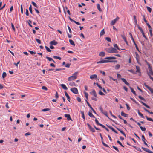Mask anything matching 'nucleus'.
I'll list each match as a JSON object with an SVG mask.
<instances>
[{
  "mask_svg": "<svg viewBox=\"0 0 153 153\" xmlns=\"http://www.w3.org/2000/svg\"><path fill=\"white\" fill-rule=\"evenodd\" d=\"M116 58L115 57H108L105 58V59L101 60L97 62V64H101L108 62H117V61H112V59H115Z\"/></svg>",
  "mask_w": 153,
  "mask_h": 153,
  "instance_id": "obj_1",
  "label": "nucleus"
},
{
  "mask_svg": "<svg viewBox=\"0 0 153 153\" xmlns=\"http://www.w3.org/2000/svg\"><path fill=\"white\" fill-rule=\"evenodd\" d=\"M105 50L108 53H117L118 52L117 49L113 47L106 48Z\"/></svg>",
  "mask_w": 153,
  "mask_h": 153,
  "instance_id": "obj_2",
  "label": "nucleus"
},
{
  "mask_svg": "<svg viewBox=\"0 0 153 153\" xmlns=\"http://www.w3.org/2000/svg\"><path fill=\"white\" fill-rule=\"evenodd\" d=\"M78 73V72H76L73 74L72 76L68 77V80L71 81L76 79L77 77V74Z\"/></svg>",
  "mask_w": 153,
  "mask_h": 153,
  "instance_id": "obj_3",
  "label": "nucleus"
},
{
  "mask_svg": "<svg viewBox=\"0 0 153 153\" xmlns=\"http://www.w3.org/2000/svg\"><path fill=\"white\" fill-rule=\"evenodd\" d=\"M119 19V18L118 16H117V17L112 20L110 23V25H114V24Z\"/></svg>",
  "mask_w": 153,
  "mask_h": 153,
  "instance_id": "obj_4",
  "label": "nucleus"
},
{
  "mask_svg": "<svg viewBox=\"0 0 153 153\" xmlns=\"http://www.w3.org/2000/svg\"><path fill=\"white\" fill-rule=\"evenodd\" d=\"M71 91L74 93L77 94L78 93V91L77 89L76 88H73L71 89Z\"/></svg>",
  "mask_w": 153,
  "mask_h": 153,
  "instance_id": "obj_5",
  "label": "nucleus"
},
{
  "mask_svg": "<svg viewBox=\"0 0 153 153\" xmlns=\"http://www.w3.org/2000/svg\"><path fill=\"white\" fill-rule=\"evenodd\" d=\"M144 85L150 91L151 93H153V89L152 88L146 85V83H144Z\"/></svg>",
  "mask_w": 153,
  "mask_h": 153,
  "instance_id": "obj_6",
  "label": "nucleus"
},
{
  "mask_svg": "<svg viewBox=\"0 0 153 153\" xmlns=\"http://www.w3.org/2000/svg\"><path fill=\"white\" fill-rule=\"evenodd\" d=\"M90 94L94 95L95 97H97L96 92L94 89H93L92 91L90 92Z\"/></svg>",
  "mask_w": 153,
  "mask_h": 153,
  "instance_id": "obj_7",
  "label": "nucleus"
},
{
  "mask_svg": "<svg viewBox=\"0 0 153 153\" xmlns=\"http://www.w3.org/2000/svg\"><path fill=\"white\" fill-rule=\"evenodd\" d=\"M87 125H88L89 129L91 131H92L93 132H95V129L93 128L88 123L87 124Z\"/></svg>",
  "mask_w": 153,
  "mask_h": 153,
  "instance_id": "obj_8",
  "label": "nucleus"
},
{
  "mask_svg": "<svg viewBox=\"0 0 153 153\" xmlns=\"http://www.w3.org/2000/svg\"><path fill=\"white\" fill-rule=\"evenodd\" d=\"M141 148L144 151L149 153H152V151L150 150L149 149L144 148L143 147H142Z\"/></svg>",
  "mask_w": 153,
  "mask_h": 153,
  "instance_id": "obj_9",
  "label": "nucleus"
},
{
  "mask_svg": "<svg viewBox=\"0 0 153 153\" xmlns=\"http://www.w3.org/2000/svg\"><path fill=\"white\" fill-rule=\"evenodd\" d=\"M65 116L67 118V120L68 121L71 120L72 119L71 118L70 115V114H65Z\"/></svg>",
  "mask_w": 153,
  "mask_h": 153,
  "instance_id": "obj_10",
  "label": "nucleus"
},
{
  "mask_svg": "<svg viewBox=\"0 0 153 153\" xmlns=\"http://www.w3.org/2000/svg\"><path fill=\"white\" fill-rule=\"evenodd\" d=\"M121 80L125 84H126L127 86H129V84L128 83L127 81H126V79L124 78H121Z\"/></svg>",
  "mask_w": 153,
  "mask_h": 153,
  "instance_id": "obj_11",
  "label": "nucleus"
},
{
  "mask_svg": "<svg viewBox=\"0 0 153 153\" xmlns=\"http://www.w3.org/2000/svg\"><path fill=\"white\" fill-rule=\"evenodd\" d=\"M97 76L96 74H94L93 75H91L90 76V78L91 79H97Z\"/></svg>",
  "mask_w": 153,
  "mask_h": 153,
  "instance_id": "obj_12",
  "label": "nucleus"
},
{
  "mask_svg": "<svg viewBox=\"0 0 153 153\" xmlns=\"http://www.w3.org/2000/svg\"><path fill=\"white\" fill-rule=\"evenodd\" d=\"M58 44L57 42L55 40H53L50 42V44L51 45H56Z\"/></svg>",
  "mask_w": 153,
  "mask_h": 153,
  "instance_id": "obj_13",
  "label": "nucleus"
},
{
  "mask_svg": "<svg viewBox=\"0 0 153 153\" xmlns=\"http://www.w3.org/2000/svg\"><path fill=\"white\" fill-rule=\"evenodd\" d=\"M65 96H66V97H67L68 100L70 102V96H69V95L67 93L66 91L65 92Z\"/></svg>",
  "mask_w": 153,
  "mask_h": 153,
  "instance_id": "obj_14",
  "label": "nucleus"
},
{
  "mask_svg": "<svg viewBox=\"0 0 153 153\" xmlns=\"http://www.w3.org/2000/svg\"><path fill=\"white\" fill-rule=\"evenodd\" d=\"M142 140L144 142V143L147 146H148L147 144L146 143V142L145 141L146 140L144 136L143 135H142Z\"/></svg>",
  "mask_w": 153,
  "mask_h": 153,
  "instance_id": "obj_15",
  "label": "nucleus"
},
{
  "mask_svg": "<svg viewBox=\"0 0 153 153\" xmlns=\"http://www.w3.org/2000/svg\"><path fill=\"white\" fill-rule=\"evenodd\" d=\"M116 128L123 134V135L125 137H126V136L125 133L123 131H122V130H121V129L117 128Z\"/></svg>",
  "mask_w": 153,
  "mask_h": 153,
  "instance_id": "obj_16",
  "label": "nucleus"
},
{
  "mask_svg": "<svg viewBox=\"0 0 153 153\" xmlns=\"http://www.w3.org/2000/svg\"><path fill=\"white\" fill-rule=\"evenodd\" d=\"M135 54H136V59L137 62H139V55L137 53H136Z\"/></svg>",
  "mask_w": 153,
  "mask_h": 153,
  "instance_id": "obj_17",
  "label": "nucleus"
},
{
  "mask_svg": "<svg viewBox=\"0 0 153 153\" xmlns=\"http://www.w3.org/2000/svg\"><path fill=\"white\" fill-rule=\"evenodd\" d=\"M61 86L62 87V88L64 90H67L68 89V88L66 87V86L64 84H61Z\"/></svg>",
  "mask_w": 153,
  "mask_h": 153,
  "instance_id": "obj_18",
  "label": "nucleus"
},
{
  "mask_svg": "<svg viewBox=\"0 0 153 153\" xmlns=\"http://www.w3.org/2000/svg\"><path fill=\"white\" fill-rule=\"evenodd\" d=\"M99 55L100 56L103 57L105 55V53L103 51L100 52L99 54Z\"/></svg>",
  "mask_w": 153,
  "mask_h": 153,
  "instance_id": "obj_19",
  "label": "nucleus"
},
{
  "mask_svg": "<svg viewBox=\"0 0 153 153\" xmlns=\"http://www.w3.org/2000/svg\"><path fill=\"white\" fill-rule=\"evenodd\" d=\"M46 58L47 59H48L49 61H52L53 62L55 63V61L51 58V57H49L48 56H46Z\"/></svg>",
  "mask_w": 153,
  "mask_h": 153,
  "instance_id": "obj_20",
  "label": "nucleus"
},
{
  "mask_svg": "<svg viewBox=\"0 0 153 153\" xmlns=\"http://www.w3.org/2000/svg\"><path fill=\"white\" fill-rule=\"evenodd\" d=\"M138 113L139 115L142 118H144V117L143 116V115L140 112L139 110H138Z\"/></svg>",
  "mask_w": 153,
  "mask_h": 153,
  "instance_id": "obj_21",
  "label": "nucleus"
},
{
  "mask_svg": "<svg viewBox=\"0 0 153 153\" xmlns=\"http://www.w3.org/2000/svg\"><path fill=\"white\" fill-rule=\"evenodd\" d=\"M149 72L148 73V74L149 75H149H153V72L152 71V69L151 68H150L149 69Z\"/></svg>",
  "mask_w": 153,
  "mask_h": 153,
  "instance_id": "obj_22",
  "label": "nucleus"
},
{
  "mask_svg": "<svg viewBox=\"0 0 153 153\" xmlns=\"http://www.w3.org/2000/svg\"><path fill=\"white\" fill-rule=\"evenodd\" d=\"M69 42L70 44H71L72 45H73L74 46H75V44L73 40L71 39H69Z\"/></svg>",
  "mask_w": 153,
  "mask_h": 153,
  "instance_id": "obj_23",
  "label": "nucleus"
},
{
  "mask_svg": "<svg viewBox=\"0 0 153 153\" xmlns=\"http://www.w3.org/2000/svg\"><path fill=\"white\" fill-rule=\"evenodd\" d=\"M143 108L144 110L145 111L148 112V113H149L150 114H153V112H152V111H150L149 110L147 109L146 108Z\"/></svg>",
  "mask_w": 153,
  "mask_h": 153,
  "instance_id": "obj_24",
  "label": "nucleus"
},
{
  "mask_svg": "<svg viewBox=\"0 0 153 153\" xmlns=\"http://www.w3.org/2000/svg\"><path fill=\"white\" fill-rule=\"evenodd\" d=\"M80 112H81V114H82V118L84 119V120H85V117L84 112L83 111H80Z\"/></svg>",
  "mask_w": 153,
  "mask_h": 153,
  "instance_id": "obj_25",
  "label": "nucleus"
},
{
  "mask_svg": "<svg viewBox=\"0 0 153 153\" xmlns=\"http://www.w3.org/2000/svg\"><path fill=\"white\" fill-rule=\"evenodd\" d=\"M105 31L104 29H103L100 32V36H102L104 34H105Z\"/></svg>",
  "mask_w": 153,
  "mask_h": 153,
  "instance_id": "obj_26",
  "label": "nucleus"
},
{
  "mask_svg": "<svg viewBox=\"0 0 153 153\" xmlns=\"http://www.w3.org/2000/svg\"><path fill=\"white\" fill-rule=\"evenodd\" d=\"M136 72H140V67L138 66H136Z\"/></svg>",
  "mask_w": 153,
  "mask_h": 153,
  "instance_id": "obj_27",
  "label": "nucleus"
},
{
  "mask_svg": "<svg viewBox=\"0 0 153 153\" xmlns=\"http://www.w3.org/2000/svg\"><path fill=\"white\" fill-rule=\"evenodd\" d=\"M97 8L98 9V10L100 12H101L102 11V10H101L100 7V5L99 4H97Z\"/></svg>",
  "mask_w": 153,
  "mask_h": 153,
  "instance_id": "obj_28",
  "label": "nucleus"
},
{
  "mask_svg": "<svg viewBox=\"0 0 153 153\" xmlns=\"http://www.w3.org/2000/svg\"><path fill=\"white\" fill-rule=\"evenodd\" d=\"M131 91L135 95H136V93H135V91L131 87H129Z\"/></svg>",
  "mask_w": 153,
  "mask_h": 153,
  "instance_id": "obj_29",
  "label": "nucleus"
},
{
  "mask_svg": "<svg viewBox=\"0 0 153 153\" xmlns=\"http://www.w3.org/2000/svg\"><path fill=\"white\" fill-rule=\"evenodd\" d=\"M88 115L91 117H95L94 115H93L92 113L90 111L88 113Z\"/></svg>",
  "mask_w": 153,
  "mask_h": 153,
  "instance_id": "obj_30",
  "label": "nucleus"
},
{
  "mask_svg": "<svg viewBox=\"0 0 153 153\" xmlns=\"http://www.w3.org/2000/svg\"><path fill=\"white\" fill-rule=\"evenodd\" d=\"M84 94L85 95V97L87 99V100H88V94L86 92H84Z\"/></svg>",
  "mask_w": 153,
  "mask_h": 153,
  "instance_id": "obj_31",
  "label": "nucleus"
},
{
  "mask_svg": "<svg viewBox=\"0 0 153 153\" xmlns=\"http://www.w3.org/2000/svg\"><path fill=\"white\" fill-rule=\"evenodd\" d=\"M145 117L148 120L153 122V120L152 118H149L146 116H145Z\"/></svg>",
  "mask_w": 153,
  "mask_h": 153,
  "instance_id": "obj_32",
  "label": "nucleus"
},
{
  "mask_svg": "<svg viewBox=\"0 0 153 153\" xmlns=\"http://www.w3.org/2000/svg\"><path fill=\"white\" fill-rule=\"evenodd\" d=\"M121 115L124 117H126L127 116V114L125 113L123 111H122L121 113Z\"/></svg>",
  "mask_w": 153,
  "mask_h": 153,
  "instance_id": "obj_33",
  "label": "nucleus"
},
{
  "mask_svg": "<svg viewBox=\"0 0 153 153\" xmlns=\"http://www.w3.org/2000/svg\"><path fill=\"white\" fill-rule=\"evenodd\" d=\"M69 85H70L71 86H76V84L74 82H70L69 83Z\"/></svg>",
  "mask_w": 153,
  "mask_h": 153,
  "instance_id": "obj_34",
  "label": "nucleus"
},
{
  "mask_svg": "<svg viewBox=\"0 0 153 153\" xmlns=\"http://www.w3.org/2000/svg\"><path fill=\"white\" fill-rule=\"evenodd\" d=\"M140 127L142 131H145L146 130V128L145 127H143L141 126H140Z\"/></svg>",
  "mask_w": 153,
  "mask_h": 153,
  "instance_id": "obj_35",
  "label": "nucleus"
},
{
  "mask_svg": "<svg viewBox=\"0 0 153 153\" xmlns=\"http://www.w3.org/2000/svg\"><path fill=\"white\" fill-rule=\"evenodd\" d=\"M29 11H30V13L31 14H32L33 12H32V6L31 5H30V6L29 7Z\"/></svg>",
  "mask_w": 153,
  "mask_h": 153,
  "instance_id": "obj_36",
  "label": "nucleus"
},
{
  "mask_svg": "<svg viewBox=\"0 0 153 153\" xmlns=\"http://www.w3.org/2000/svg\"><path fill=\"white\" fill-rule=\"evenodd\" d=\"M7 76V74L6 72H3L2 74V77L3 78H4L6 77Z\"/></svg>",
  "mask_w": 153,
  "mask_h": 153,
  "instance_id": "obj_37",
  "label": "nucleus"
},
{
  "mask_svg": "<svg viewBox=\"0 0 153 153\" xmlns=\"http://www.w3.org/2000/svg\"><path fill=\"white\" fill-rule=\"evenodd\" d=\"M45 48L46 49V50L48 52H51V50L47 46H45Z\"/></svg>",
  "mask_w": 153,
  "mask_h": 153,
  "instance_id": "obj_38",
  "label": "nucleus"
},
{
  "mask_svg": "<svg viewBox=\"0 0 153 153\" xmlns=\"http://www.w3.org/2000/svg\"><path fill=\"white\" fill-rule=\"evenodd\" d=\"M120 65L119 64H117L116 65L115 68L116 69H118L120 68Z\"/></svg>",
  "mask_w": 153,
  "mask_h": 153,
  "instance_id": "obj_39",
  "label": "nucleus"
},
{
  "mask_svg": "<svg viewBox=\"0 0 153 153\" xmlns=\"http://www.w3.org/2000/svg\"><path fill=\"white\" fill-rule=\"evenodd\" d=\"M105 39L108 42H111V39L110 38L107 37L105 38Z\"/></svg>",
  "mask_w": 153,
  "mask_h": 153,
  "instance_id": "obj_40",
  "label": "nucleus"
},
{
  "mask_svg": "<svg viewBox=\"0 0 153 153\" xmlns=\"http://www.w3.org/2000/svg\"><path fill=\"white\" fill-rule=\"evenodd\" d=\"M146 8H147V10L150 13L151 12L152 9H151V8L150 7H149L147 6L146 7Z\"/></svg>",
  "mask_w": 153,
  "mask_h": 153,
  "instance_id": "obj_41",
  "label": "nucleus"
},
{
  "mask_svg": "<svg viewBox=\"0 0 153 153\" xmlns=\"http://www.w3.org/2000/svg\"><path fill=\"white\" fill-rule=\"evenodd\" d=\"M102 113L105 116L108 117V113L107 111H103V112Z\"/></svg>",
  "mask_w": 153,
  "mask_h": 153,
  "instance_id": "obj_42",
  "label": "nucleus"
},
{
  "mask_svg": "<svg viewBox=\"0 0 153 153\" xmlns=\"http://www.w3.org/2000/svg\"><path fill=\"white\" fill-rule=\"evenodd\" d=\"M114 47L116 48L118 50H120V49L118 47L117 44H114Z\"/></svg>",
  "mask_w": 153,
  "mask_h": 153,
  "instance_id": "obj_43",
  "label": "nucleus"
},
{
  "mask_svg": "<svg viewBox=\"0 0 153 153\" xmlns=\"http://www.w3.org/2000/svg\"><path fill=\"white\" fill-rule=\"evenodd\" d=\"M53 58H54L56 59H58L60 60H61V58L60 57L56 56H53Z\"/></svg>",
  "mask_w": 153,
  "mask_h": 153,
  "instance_id": "obj_44",
  "label": "nucleus"
},
{
  "mask_svg": "<svg viewBox=\"0 0 153 153\" xmlns=\"http://www.w3.org/2000/svg\"><path fill=\"white\" fill-rule=\"evenodd\" d=\"M35 40L39 44H41V41L40 39H36Z\"/></svg>",
  "mask_w": 153,
  "mask_h": 153,
  "instance_id": "obj_45",
  "label": "nucleus"
},
{
  "mask_svg": "<svg viewBox=\"0 0 153 153\" xmlns=\"http://www.w3.org/2000/svg\"><path fill=\"white\" fill-rule=\"evenodd\" d=\"M117 143H118L119 144H120L121 146L123 147H124V146L121 143L119 140H117Z\"/></svg>",
  "mask_w": 153,
  "mask_h": 153,
  "instance_id": "obj_46",
  "label": "nucleus"
},
{
  "mask_svg": "<svg viewBox=\"0 0 153 153\" xmlns=\"http://www.w3.org/2000/svg\"><path fill=\"white\" fill-rule=\"evenodd\" d=\"M28 23L29 26H30L31 27H33L30 24V23H32L31 21V20H29L28 21Z\"/></svg>",
  "mask_w": 153,
  "mask_h": 153,
  "instance_id": "obj_47",
  "label": "nucleus"
},
{
  "mask_svg": "<svg viewBox=\"0 0 153 153\" xmlns=\"http://www.w3.org/2000/svg\"><path fill=\"white\" fill-rule=\"evenodd\" d=\"M112 147L115 150H116L118 152H119V151L118 149L115 146H112Z\"/></svg>",
  "mask_w": 153,
  "mask_h": 153,
  "instance_id": "obj_48",
  "label": "nucleus"
},
{
  "mask_svg": "<svg viewBox=\"0 0 153 153\" xmlns=\"http://www.w3.org/2000/svg\"><path fill=\"white\" fill-rule=\"evenodd\" d=\"M32 4L35 7H36V8H38V7H37V5H36V4L35 2L32 1Z\"/></svg>",
  "mask_w": 153,
  "mask_h": 153,
  "instance_id": "obj_49",
  "label": "nucleus"
},
{
  "mask_svg": "<svg viewBox=\"0 0 153 153\" xmlns=\"http://www.w3.org/2000/svg\"><path fill=\"white\" fill-rule=\"evenodd\" d=\"M99 94L101 95H104V94L100 90L99 91Z\"/></svg>",
  "mask_w": 153,
  "mask_h": 153,
  "instance_id": "obj_50",
  "label": "nucleus"
},
{
  "mask_svg": "<svg viewBox=\"0 0 153 153\" xmlns=\"http://www.w3.org/2000/svg\"><path fill=\"white\" fill-rule=\"evenodd\" d=\"M108 127L111 129L113 131L114 130V129L111 126H108L107 125Z\"/></svg>",
  "mask_w": 153,
  "mask_h": 153,
  "instance_id": "obj_51",
  "label": "nucleus"
},
{
  "mask_svg": "<svg viewBox=\"0 0 153 153\" xmlns=\"http://www.w3.org/2000/svg\"><path fill=\"white\" fill-rule=\"evenodd\" d=\"M77 101L79 102H81V99L79 97H77Z\"/></svg>",
  "mask_w": 153,
  "mask_h": 153,
  "instance_id": "obj_52",
  "label": "nucleus"
},
{
  "mask_svg": "<svg viewBox=\"0 0 153 153\" xmlns=\"http://www.w3.org/2000/svg\"><path fill=\"white\" fill-rule=\"evenodd\" d=\"M71 64L70 63H68L65 65V67L69 68L70 67V66L71 65Z\"/></svg>",
  "mask_w": 153,
  "mask_h": 153,
  "instance_id": "obj_53",
  "label": "nucleus"
},
{
  "mask_svg": "<svg viewBox=\"0 0 153 153\" xmlns=\"http://www.w3.org/2000/svg\"><path fill=\"white\" fill-rule=\"evenodd\" d=\"M149 31L150 36L151 37H152V29H150L149 30Z\"/></svg>",
  "mask_w": 153,
  "mask_h": 153,
  "instance_id": "obj_54",
  "label": "nucleus"
},
{
  "mask_svg": "<svg viewBox=\"0 0 153 153\" xmlns=\"http://www.w3.org/2000/svg\"><path fill=\"white\" fill-rule=\"evenodd\" d=\"M95 121L97 125H100V124L99 123L98 120L96 118L95 119Z\"/></svg>",
  "mask_w": 153,
  "mask_h": 153,
  "instance_id": "obj_55",
  "label": "nucleus"
},
{
  "mask_svg": "<svg viewBox=\"0 0 153 153\" xmlns=\"http://www.w3.org/2000/svg\"><path fill=\"white\" fill-rule=\"evenodd\" d=\"M66 9L67 10V12L69 15H71V13L69 10L68 9V8L67 7H65Z\"/></svg>",
  "mask_w": 153,
  "mask_h": 153,
  "instance_id": "obj_56",
  "label": "nucleus"
},
{
  "mask_svg": "<svg viewBox=\"0 0 153 153\" xmlns=\"http://www.w3.org/2000/svg\"><path fill=\"white\" fill-rule=\"evenodd\" d=\"M67 27H68V30H69V32L71 34L72 31H71V29L70 27L68 25Z\"/></svg>",
  "mask_w": 153,
  "mask_h": 153,
  "instance_id": "obj_57",
  "label": "nucleus"
},
{
  "mask_svg": "<svg viewBox=\"0 0 153 153\" xmlns=\"http://www.w3.org/2000/svg\"><path fill=\"white\" fill-rule=\"evenodd\" d=\"M96 85H97L98 86V87H99V88L100 89H102V87L98 83H96Z\"/></svg>",
  "mask_w": 153,
  "mask_h": 153,
  "instance_id": "obj_58",
  "label": "nucleus"
},
{
  "mask_svg": "<svg viewBox=\"0 0 153 153\" xmlns=\"http://www.w3.org/2000/svg\"><path fill=\"white\" fill-rule=\"evenodd\" d=\"M50 110V109L49 108H45V109H43L42 110V111H49Z\"/></svg>",
  "mask_w": 153,
  "mask_h": 153,
  "instance_id": "obj_59",
  "label": "nucleus"
},
{
  "mask_svg": "<svg viewBox=\"0 0 153 153\" xmlns=\"http://www.w3.org/2000/svg\"><path fill=\"white\" fill-rule=\"evenodd\" d=\"M29 52L31 54H35L36 53V52H33V51H29Z\"/></svg>",
  "mask_w": 153,
  "mask_h": 153,
  "instance_id": "obj_60",
  "label": "nucleus"
},
{
  "mask_svg": "<svg viewBox=\"0 0 153 153\" xmlns=\"http://www.w3.org/2000/svg\"><path fill=\"white\" fill-rule=\"evenodd\" d=\"M11 26H12V28L13 29V30H14V31H15V29L14 26L13 24V23H11Z\"/></svg>",
  "mask_w": 153,
  "mask_h": 153,
  "instance_id": "obj_61",
  "label": "nucleus"
},
{
  "mask_svg": "<svg viewBox=\"0 0 153 153\" xmlns=\"http://www.w3.org/2000/svg\"><path fill=\"white\" fill-rule=\"evenodd\" d=\"M121 36L122 38L123 39L124 41H125V40H126V37H125V36L124 35H121Z\"/></svg>",
  "mask_w": 153,
  "mask_h": 153,
  "instance_id": "obj_62",
  "label": "nucleus"
},
{
  "mask_svg": "<svg viewBox=\"0 0 153 153\" xmlns=\"http://www.w3.org/2000/svg\"><path fill=\"white\" fill-rule=\"evenodd\" d=\"M67 34L68 36V38H71L72 37V35L71 34H69L67 32Z\"/></svg>",
  "mask_w": 153,
  "mask_h": 153,
  "instance_id": "obj_63",
  "label": "nucleus"
},
{
  "mask_svg": "<svg viewBox=\"0 0 153 153\" xmlns=\"http://www.w3.org/2000/svg\"><path fill=\"white\" fill-rule=\"evenodd\" d=\"M138 97L141 100H145V99L144 98H143V97H142V96H138Z\"/></svg>",
  "mask_w": 153,
  "mask_h": 153,
  "instance_id": "obj_64",
  "label": "nucleus"
}]
</instances>
